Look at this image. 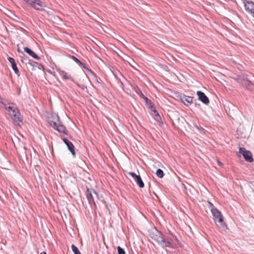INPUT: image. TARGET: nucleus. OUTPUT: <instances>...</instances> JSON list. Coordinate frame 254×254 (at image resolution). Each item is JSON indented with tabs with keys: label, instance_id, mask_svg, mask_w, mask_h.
<instances>
[{
	"label": "nucleus",
	"instance_id": "nucleus-1",
	"mask_svg": "<svg viewBox=\"0 0 254 254\" xmlns=\"http://www.w3.org/2000/svg\"><path fill=\"white\" fill-rule=\"evenodd\" d=\"M149 235L153 240L157 242L162 248H174V245L172 242L173 240H169L168 239L165 238L163 234L157 230V229H155L154 231L150 232Z\"/></svg>",
	"mask_w": 254,
	"mask_h": 254
},
{
	"label": "nucleus",
	"instance_id": "nucleus-2",
	"mask_svg": "<svg viewBox=\"0 0 254 254\" xmlns=\"http://www.w3.org/2000/svg\"><path fill=\"white\" fill-rule=\"evenodd\" d=\"M209 204L211 206V212L215 223L222 231H226L227 229V227L224 221L223 216L221 212L214 207L212 203L209 202Z\"/></svg>",
	"mask_w": 254,
	"mask_h": 254
},
{
	"label": "nucleus",
	"instance_id": "nucleus-3",
	"mask_svg": "<svg viewBox=\"0 0 254 254\" xmlns=\"http://www.w3.org/2000/svg\"><path fill=\"white\" fill-rule=\"evenodd\" d=\"M50 124L55 129L60 133L67 134L66 127L62 124L58 115H53L52 117V120L50 121Z\"/></svg>",
	"mask_w": 254,
	"mask_h": 254
},
{
	"label": "nucleus",
	"instance_id": "nucleus-4",
	"mask_svg": "<svg viewBox=\"0 0 254 254\" xmlns=\"http://www.w3.org/2000/svg\"><path fill=\"white\" fill-rule=\"evenodd\" d=\"M86 196L90 205L91 206L93 205L96 207V201L99 199L97 192L94 189H87L86 191Z\"/></svg>",
	"mask_w": 254,
	"mask_h": 254
},
{
	"label": "nucleus",
	"instance_id": "nucleus-5",
	"mask_svg": "<svg viewBox=\"0 0 254 254\" xmlns=\"http://www.w3.org/2000/svg\"><path fill=\"white\" fill-rule=\"evenodd\" d=\"M239 153L243 155L247 162L250 163L253 162V155L251 151L247 150L245 148L241 147L239 148Z\"/></svg>",
	"mask_w": 254,
	"mask_h": 254
},
{
	"label": "nucleus",
	"instance_id": "nucleus-6",
	"mask_svg": "<svg viewBox=\"0 0 254 254\" xmlns=\"http://www.w3.org/2000/svg\"><path fill=\"white\" fill-rule=\"evenodd\" d=\"M244 4L246 11L253 14V16H254V2L251 0H244Z\"/></svg>",
	"mask_w": 254,
	"mask_h": 254
},
{
	"label": "nucleus",
	"instance_id": "nucleus-7",
	"mask_svg": "<svg viewBox=\"0 0 254 254\" xmlns=\"http://www.w3.org/2000/svg\"><path fill=\"white\" fill-rule=\"evenodd\" d=\"M128 174L131 176L134 179L138 186L140 188H143L144 187V183L143 182L142 179L139 175H137L136 174L133 172H129Z\"/></svg>",
	"mask_w": 254,
	"mask_h": 254
},
{
	"label": "nucleus",
	"instance_id": "nucleus-8",
	"mask_svg": "<svg viewBox=\"0 0 254 254\" xmlns=\"http://www.w3.org/2000/svg\"><path fill=\"white\" fill-rule=\"evenodd\" d=\"M119 83H120L124 90H127V92L131 91V89H133L134 87L131 83H130L128 80H124V82L122 81L121 80H119Z\"/></svg>",
	"mask_w": 254,
	"mask_h": 254
},
{
	"label": "nucleus",
	"instance_id": "nucleus-9",
	"mask_svg": "<svg viewBox=\"0 0 254 254\" xmlns=\"http://www.w3.org/2000/svg\"><path fill=\"white\" fill-rule=\"evenodd\" d=\"M63 140L64 142V143L66 145L68 149L70 151L72 155L73 156V157L75 156L76 153L75 151V148L71 142H70L69 140H68L66 138H63Z\"/></svg>",
	"mask_w": 254,
	"mask_h": 254
},
{
	"label": "nucleus",
	"instance_id": "nucleus-10",
	"mask_svg": "<svg viewBox=\"0 0 254 254\" xmlns=\"http://www.w3.org/2000/svg\"><path fill=\"white\" fill-rule=\"evenodd\" d=\"M196 94L198 96V99L204 104L207 105L209 103L208 98L205 95V94L203 92L200 91H198L196 92Z\"/></svg>",
	"mask_w": 254,
	"mask_h": 254
},
{
	"label": "nucleus",
	"instance_id": "nucleus-11",
	"mask_svg": "<svg viewBox=\"0 0 254 254\" xmlns=\"http://www.w3.org/2000/svg\"><path fill=\"white\" fill-rule=\"evenodd\" d=\"M28 3L30 4L33 7L37 9L40 10V7H42V4L39 0H23Z\"/></svg>",
	"mask_w": 254,
	"mask_h": 254
},
{
	"label": "nucleus",
	"instance_id": "nucleus-12",
	"mask_svg": "<svg viewBox=\"0 0 254 254\" xmlns=\"http://www.w3.org/2000/svg\"><path fill=\"white\" fill-rule=\"evenodd\" d=\"M6 109L9 112V114L10 117H12L15 114L19 113V110L15 106H9L6 107Z\"/></svg>",
	"mask_w": 254,
	"mask_h": 254
},
{
	"label": "nucleus",
	"instance_id": "nucleus-13",
	"mask_svg": "<svg viewBox=\"0 0 254 254\" xmlns=\"http://www.w3.org/2000/svg\"><path fill=\"white\" fill-rule=\"evenodd\" d=\"M240 83L243 86H245L248 89L252 90L254 89V85L251 82V80H241Z\"/></svg>",
	"mask_w": 254,
	"mask_h": 254
},
{
	"label": "nucleus",
	"instance_id": "nucleus-14",
	"mask_svg": "<svg viewBox=\"0 0 254 254\" xmlns=\"http://www.w3.org/2000/svg\"><path fill=\"white\" fill-rule=\"evenodd\" d=\"M24 51L25 53L33 57L34 59L37 60H39L40 59V57L29 48L25 47L24 48Z\"/></svg>",
	"mask_w": 254,
	"mask_h": 254
},
{
	"label": "nucleus",
	"instance_id": "nucleus-15",
	"mask_svg": "<svg viewBox=\"0 0 254 254\" xmlns=\"http://www.w3.org/2000/svg\"><path fill=\"white\" fill-rule=\"evenodd\" d=\"M182 102L186 105H189L192 102V97L190 96H184L182 99Z\"/></svg>",
	"mask_w": 254,
	"mask_h": 254
},
{
	"label": "nucleus",
	"instance_id": "nucleus-16",
	"mask_svg": "<svg viewBox=\"0 0 254 254\" xmlns=\"http://www.w3.org/2000/svg\"><path fill=\"white\" fill-rule=\"evenodd\" d=\"M11 118L15 122H21L22 120L20 112H19V113L15 114L11 117Z\"/></svg>",
	"mask_w": 254,
	"mask_h": 254
},
{
	"label": "nucleus",
	"instance_id": "nucleus-17",
	"mask_svg": "<svg viewBox=\"0 0 254 254\" xmlns=\"http://www.w3.org/2000/svg\"><path fill=\"white\" fill-rule=\"evenodd\" d=\"M71 58L78 64H79V65L82 66L84 68H85V69L86 68L85 65L79 59H78L76 57H75L74 56H72L71 57Z\"/></svg>",
	"mask_w": 254,
	"mask_h": 254
},
{
	"label": "nucleus",
	"instance_id": "nucleus-18",
	"mask_svg": "<svg viewBox=\"0 0 254 254\" xmlns=\"http://www.w3.org/2000/svg\"><path fill=\"white\" fill-rule=\"evenodd\" d=\"M58 71L64 79H68L69 78V77L67 76V74L65 71L60 69L58 70Z\"/></svg>",
	"mask_w": 254,
	"mask_h": 254
},
{
	"label": "nucleus",
	"instance_id": "nucleus-19",
	"mask_svg": "<svg viewBox=\"0 0 254 254\" xmlns=\"http://www.w3.org/2000/svg\"><path fill=\"white\" fill-rule=\"evenodd\" d=\"M71 249L74 254H81L77 247L74 245H71Z\"/></svg>",
	"mask_w": 254,
	"mask_h": 254
},
{
	"label": "nucleus",
	"instance_id": "nucleus-20",
	"mask_svg": "<svg viewBox=\"0 0 254 254\" xmlns=\"http://www.w3.org/2000/svg\"><path fill=\"white\" fill-rule=\"evenodd\" d=\"M156 175L160 178H162L164 176V172L161 169H158L156 171Z\"/></svg>",
	"mask_w": 254,
	"mask_h": 254
},
{
	"label": "nucleus",
	"instance_id": "nucleus-21",
	"mask_svg": "<svg viewBox=\"0 0 254 254\" xmlns=\"http://www.w3.org/2000/svg\"><path fill=\"white\" fill-rule=\"evenodd\" d=\"M155 120L159 123V125H163V122L161 121V118L159 114H157V117H154Z\"/></svg>",
	"mask_w": 254,
	"mask_h": 254
},
{
	"label": "nucleus",
	"instance_id": "nucleus-22",
	"mask_svg": "<svg viewBox=\"0 0 254 254\" xmlns=\"http://www.w3.org/2000/svg\"><path fill=\"white\" fill-rule=\"evenodd\" d=\"M11 67H12L13 70L14 71L15 73L16 74H18L19 70L17 67L16 63L14 64H12Z\"/></svg>",
	"mask_w": 254,
	"mask_h": 254
},
{
	"label": "nucleus",
	"instance_id": "nucleus-23",
	"mask_svg": "<svg viewBox=\"0 0 254 254\" xmlns=\"http://www.w3.org/2000/svg\"><path fill=\"white\" fill-rule=\"evenodd\" d=\"M118 254H125V252L123 249H122L121 247L118 246L117 247Z\"/></svg>",
	"mask_w": 254,
	"mask_h": 254
},
{
	"label": "nucleus",
	"instance_id": "nucleus-24",
	"mask_svg": "<svg viewBox=\"0 0 254 254\" xmlns=\"http://www.w3.org/2000/svg\"><path fill=\"white\" fill-rule=\"evenodd\" d=\"M74 83L82 89H84L86 87L83 84L79 83L77 81L74 82Z\"/></svg>",
	"mask_w": 254,
	"mask_h": 254
},
{
	"label": "nucleus",
	"instance_id": "nucleus-25",
	"mask_svg": "<svg viewBox=\"0 0 254 254\" xmlns=\"http://www.w3.org/2000/svg\"><path fill=\"white\" fill-rule=\"evenodd\" d=\"M8 61L10 63V64H14L15 63V60L12 58H11V57H9L8 58Z\"/></svg>",
	"mask_w": 254,
	"mask_h": 254
},
{
	"label": "nucleus",
	"instance_id": "nucleus-26",
	"mask_svg": "<svg viewBox=\"0 0 254 254\" xmlns=\"http://www.w3.org/2000/svg\"><path fill=\"white\" fill-rule=\"evenodd\" d=\"M21 61L22 63H25V64H27V59L26 58H22L21 59Z\"/></svg>",
	"mask_w": 254,
	"mask_h": 254
},
{
	"label": "nucleus",
	"instance_id": "nucleus-27",
	"mask_svg": "<svg viewBox=\"0 0 254 254\" xmlns=\"http://www.w3.org/2000/svg\"><path fill=\"white\" fill-rule=\"evenodd\" d=\"M152 111H153L154 114V118L157 117V114H159L158 112L155 109H154L152 110Z\"/></svg>",
	"mask_w": 254,
	"mask_h": 254
},
{
	"label": "nucleus",
	"instance_id": "nucleus-28",
	"mask_svg": "<svg viewBox=\"0 0 254 254\" xmlns=\"http://www.w3.org/2000/svg\"><path fill=\"white\" fill-rule=\"evenodd\" d=\"M217 163L219 166H221L222 165V163L219 160L217 161Z\"/></svg>",
	"mask_w": 254,
	"mask_h": 254
},
{
	"label": "nucleus",
	"instance_id": "nucleus-29",
	"mask_svg": "<svg viewBox=\"0 0 254 254\" xmlns=\"http://www.w3.org/2000/svg\"><path fill=\"white\" fill-rule=\"evenodd\" d=\"M40 254H47V253L45 252H43Z\"/></svg>",
	"mask_w": 254,
	"mask_h": 254
},
{
	"label": "nucleus",
	"instance_id": "nucleus-30",
	"mask_svg": "<svg viewBox=\"0 0 254 254\" xmlns=\"http://www.w3.org/2000/svg\"><path fill=\"white\" fill-rule=\"evenodd\" d=\"M29 64L33 66V64H32V63H29Z\"/></svg>",
	"mask_w": 254,
	"mask_h": 254
},
{
	"label": "nucleus",
	"instance_id": "nucleus-31",
	"mask_svg": "<svg viewBox=\"0 0 254 254\" xmlns=\"http://www.w3.org/2000/svg\"><path fill=\"white\" fill-rule=\"evenodd\" d=\"M96 81L98 83H100L98 80H96Z\"/></svg>",
	"mask_w": 254,
	"mask_h": 254
},
{
	"label": "nucleus",
	"instance_id": "nucleus-32",
	"mask_svg": "<svg viewBox=\"0 0 254 254\" xmlns=\"http://www.w3.org/2000/svg\"><path fill=\"white\" fill-rule=\"evenodd\" d=\"M89 82L91 84V80H88Z\"/></svg>",
	"mask_w": 254,
	"mask_h": 254
},
{
	"label": "nucleus",
	"instance_id": "nucleus-33",
	"mask_svg": "<svg viewBox=\"0 0 254 254\" xmlns=\"http://www.w3.org/2000/svg\"><path fill=\"white\" fill-rule=\"evenodd\" d=\"M175 240H177V238L176 237H175Z\"/></svg>",
	"mask_w": 254,
	"mask_h": 254
}]
</instances>
